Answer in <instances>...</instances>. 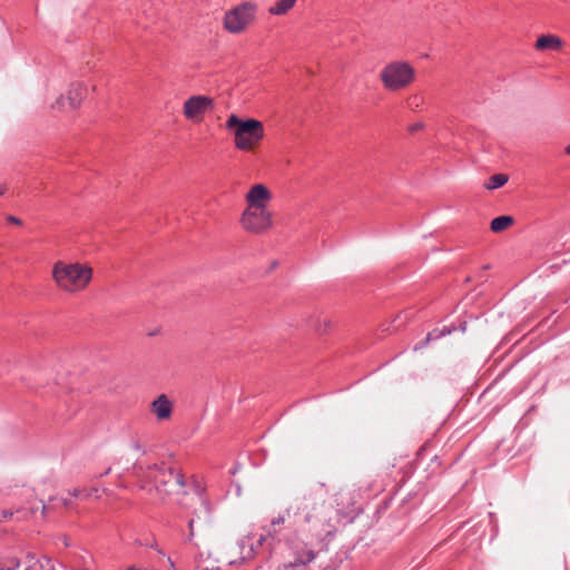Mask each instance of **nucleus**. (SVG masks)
Returning a JSON list of instances; mask_svg holds the SVG:
<instances>
[{"instance_id":"nucleus-8","label":"nucleus","mask_w":570,"mask_h":570,"mask_svg":"<svg viewBox=\"0 0 570 570\" xmlns=\"http://www.w3.org/2000/svg\"><path fill=\"white\" fill-rule=\"evenodd\" d=\"M263 541L264 537H237L228 548V553L233 558L232 562L253 558L257 549L262 547Z\"/></svg>"},{"instance_id":"nucleus-10","label":"nucleus","mask_w":570,"mask_h":570,"mask_svg":"<svg viewBox=\"0 0 570 570\" xmlns=\"http://www.w3.org/2000/svg\"><path fill=\"white\" fill-rule=\"evenodd\" d=\"M272 199L268 188L262 184L254 185L245 196L246 208H267V203Z\"/></svg>"},{"instance_id":"nucleus-31","label":"nucleus","mask_w":570,"mask_h":570,"mask_svg":"<svg viewBox=\"0 0 570 570\" xmlns=\"http://www.w3.org/2000/svg\"><path fill=\"white\" fill-rule=\"evenodd\" d=\"M295 548H299L301 547V542H293L292 543Z\"/></svg>"},{"instance_id":"nucleus-27","label":"nucleus","mask_w":570,"mask_h":570,"mask_svg":"<svg viewBox=\"0 0 570 570\" xmlns=\"http://www.w3.org/2000/svg\"><path fill=\"white\" fill-rule=\"evenodd\" d=\"M132 446H134V449H135V450H137V451L141 452L142 454L145 453V450L142 449V446L140 445V443H139V442H135V443L132 444Z\"/></svg>"},{"instance_id":"nucleus-15","label":"nucleus","mask_w":570,"mask_h":570,"mask_svg":"<svg viewBox=\"0 0 570 570\" xmlns=\"http://www.w3.org/2000/svg\"><path fill=\"white\" fill-rule=\"evenodd\" d=\"M296 3V0H277L274 6L268 9L273 16L286 14Z\"/></svg>"},{"instance_id":"nucleus-19","label":"nucleus","mask_w":570,"mask_h":570,"mask_svg":"<svg viewBox=\"0 0 570 570\" xmlns=\"http://www.w3.org/2000/svg\"><path fill=\"white\" fill-rule=\"evenodd\" d=\"M40 563V567L48 570H55V566L51 559L43 557L38 561Z\"/></svg>"},{"instance_id":"nucleus-26","label":"nucleus","mask_w":570,"mask_h":570,"mask_svg":"<svg viewBox=\"0 0 570 570\" xmlns=\"http://www.w3.org/2000/svg\"><path fill=\"white\" fill-rule=\"evenodd\" d=\"M194 523H195V519H190L188 521L189 534H194V532H195Z\"/></svg>"},{"instance_id":"nucleus-6","label":"nucleus","mask_w":570,"mask_h":570,"mask_svg":"<svg viewBox=\"0 0 570 570\" xmlns=\"http://www.w3.org/2000/svg\"><path fill=\"white\" fill-rule=\"evenodd\" d=\"M239 223L245 232L261 235L273 227V215L268 208H245Z\"/></svg>"},{"instance_id":"nucleus-13","label":"nucleus","mask_w":570,"mask_h":570,"mask_svg":"<svg viewBox=\"0 0 570 570\" xmlns=\"http://www.w3.org/2000/svg\"><path fill=\"white\" fill-rule=\"evenodd\" d=\"M563 46V41L558 36L543 35L535 41L537 50H559Z\"/></svg>"},{"instance_id":"nucleus-29","label":"nucleus","mask_w":570,"mask_h":570,"mask_svg":"<svg viewBox=\"0 0 570 570\" xmlns=\"http://www.w3.org/2000/svg\"><path fill=\"white\" fill-rule=\"evenodd\" d=\"M7 191V187L4 185L0 186V196L4 195Z\"/></svg>"},{"instance_id":"nucleus-21","label":"nucleus","mask_w":570,"mask_h":570,"mask_svg":"<svg viewBox=\"0 0 570 570\" xmlns=\"http://www.w3.org/2000/svg\"><path fill=\"white\" fill-rule=\"evenodd\" d=\"M7 220H8V223L13 224V225H18V226L22 225V220L19 217H16L13 215L7 216Z\"/></svg>"},{"instance_id":"nucleus-34","label":"nucleus","mask_w":570,"mask_h":570,"mask_svg":"<svg viewBox=\"0 0 570 570\" xmlns=\"http://www.w3.org/2000/svg\"><path fill=\"white\" fill-rule=\"evenodd\" d=\"M0 531H1V532H7L8 530H7V529H4V528H1V527H0Z\"/></svg>"},{"instance_id":"nucleus-20","label":"nucleus","mask_w":570,"mask_h":570,"mask_svg":"<svg viewBox=\"0 0 570 570\" xmlns=\"http://www.w3.org/2000/svg\"><path fill=\"white\" fill-rule=\"evenodd\" d=\"M331 325V321L330 320H324L323 322V327L321 325L320 322H317L316 324H314V327L320 332V333H325L327 327H330Z\"/></svg>"},{"instance_id":"nucleus-3","label":"nucleus","mask_w":570,"mask_h":570,"mask_svg":"<svg viewBox=\"0 0 570 570\" xmlns=\"http://www.w3.org/2000/svg\"><path fill=\"white\" fill-rule=\"evenodd\" d=\"M225 126L227 130L233 131L234 145L238 150L254 149L265 136L263 122L254 118L244 120L233 114L227 118Z\"/></svg>"},{"instance_id":"nucleus-17","label":"nucleus","mask_w":570,"mask_h":570,"mask_svg":"<svg viewBox=\"0 0 570 570\" xmlns=\"http://www.w3.org/2000/svg\"><path fill=\"white\" fill-rule=\"evenodd\" d=\"M451 332H452L451 330L444 328V330L438 332V334H436V331H433V332L429 333L428 336L414 347V350L417 351V350L424 348L428 346V344L431 340L439 338L441 336H444L445 334H450Z\"/></svg>"},{"instance_id":"nucleus-5","label":"nucleus","mask_w":570,"mask_h":570,"mask_svg":"<svg viewBox=\"0 0 570 570\" xmlns=\"http://www.w3.org/2000/svg\"><path fill=\"white\" fill-rule=\"evenodd\" d=\"M256 13L257 4L245 1L225 13L224 28L230 33H240L255 21Z\"/></svg>"},{"instance_id":"nucleus-14","label":"nucleus","mask_w":570,"mask_h":570,"mask_svg":"<svg viewBox=\"0 0 570 570\" xmlns=\"http://www.w3.org/2000/svg\"><path fill=\"white\" fill-rule=\"evenodd\" d=\"M513 223L514 218L512 216L502 215L491 220L490 228L493 233H501L511 227Z\"/></svg>"},{"instance_id":"nucleus-7","label":"nucleus","mask_w":570,"mask_h":570,"mask_svg":"<svg viewBox=\"0 0 570 570\" xmlns=\"http://www.w3.org/2000/svg\"><path fill=\"white\" fill-rule=\"evenodd\" d=\"M215 101L209 96L194 95L190 96L183 106V115L186 119L198 124L202 122L204 116L214 109Z\"/></svg>"},{"instance_id":"nucleus-22","label":"nucleus","mask_w":570,"mask_h":570,"mask_svg":"<svg viewBox=\"0 0 570 570\" xmlns=\"http://www.w3.org/2000/svg\"><path fill=\"white\" fill-rule=\"evenodd\" d=\"M284 520H285V519H284V517L274 518V519H272V521H271V525H272L273 528H275L277 524L284 523ZM273 531H274V532H276L277 530H276V529H274Z\"/></svg>"},{"instance_id":"nucleus-24","label":"nucleus","mask_w":570,"mask_h":570,"mask_svg":"<svg viewBox=\"0 0 570 570\" xmlns=\"http://www.w3.org/2000/svg\"><path fill=\"white\" fill-rule=\"evenodd\" d=\"M97 493H98V489L97 488H91L89 490L83 491V495L86 498H89L91 495H97Z\"/></svg>"},{"instance_id":"nucleus-12","label":"nucleus","mask_w":570,"mask_h":570,"mask_svg":"<svg viewBox=\"0 0 570 570\" xmlns=\"http://www.w3.org/2000/svg\"><path fill=\"white\" fill-rule=\"evenodd\" d=\"M151 412L158 420H167L173 413V403L166 394H161L155 401H153Z\"/></svg>"},{"instance_id":"nucleus-33","label":"nucleus","mask_w":570,"mask_h":570,"mask_svg":"<svg viewBox=\"0 0 570 570\" xmlns=\"http://www.w3.org/2000/svg\"><path fill=\"white\" fill-rule=\"evenodd\" d=\"M110 471H111V469H110V468H108L107 470H105V473H104V475H105V474H108V473H110ZM100 476H102V474H101Z\"/></svg>"},{"instance_id":"nucleus-32","label":"nucleus","mask_w":570,"mask_h":570,"mask_svg":"<svg viewBox=\"0 0 570 570\" xmlns=\"http://www.w3.org/2000/svg\"><path fill=\"white\" fill-rule=\"evenodd\" d=\"M566 153L570 155V144L566 147Z\"/></svg>"},{"instance_id":"nucleus-4","label":"nucleus","mask_w":570,"mask_h":570,"mask_svg":"<svg viewBox=\"0 0 570 570\" xmlns=\"http://www.w3.org/2000/svg\"><path fill=\"white\" fill-rule=\"evenodd\" d=\"M380 80L387 91H400L413 83L415 70L406 61H392L381 70Z\"/></svg>"},{"instance_id":"nucleus-28","label":"nucleus","mask_w":570,"mask_h":570,"mask_svg":"<svg viewBox=\"0 0 570 570\" xmlns=\"http://www.w3.org/2000/svg\"><path fill=\"white\" fill-rule=\"evenodd\" d=\"M83 491L79 490V489H73V491L71 492V494L75 497V498H78L82 494Z\"/></svg>"},{"instance_id":"nucleus-36","label":"nucleus","mask_w":570,"mask_h":570,"mask_svg":"<svg viewBox=\"0 0 570 570\" xmlns=\"http://www.w3.org/2000/svg\"><path fill=\"white\" fill-rule=\"evenodd\" d=\"M302 504H303V502H302V503H298V504L296 505V508H297V509H301V505H302Z\"/></svg>"},{"instance_id":"nucleus-23","label":"nucleus","mask_w":570,"mask_h":570,"mask_svg":"<svg viewBox=\"0 0 570 570\" xmlns=\"http://www.w3.org/2000/svg\"><path fill=\"white\" fill-rule=\"evenodd\" d=\"M423 127H424V125L422 122H416V124H413L412 126H410L409 129L411 132H414V131L423 129Z\"/></svg>"},{"instance_id":"nucleus-9","label":"nucleus","mask_w":570,"mask_h":570,"mask_svg":"<svg viewBox=\"0 0 570 570\" xmlns=\"http://www.w3.org/2000/svg\"><path fill=\"white\" fill-rule=\"evenodd\" d=\"M72 507V502L69 499L51 497L49 498L47 503L41 504V509L38 510L31 508L30 517H32L36 522L42 521H53L56 520V514L63 509H69Z\"/></svg>"},{"instance_id":"nucleus-18","label":"nucleus","mask_w":570,"mask_h":570,"mask_svg":"<svg viewBox=\"0 0 570 570\" xmlns=\"http://www.w3.org/2000/svg\"><path fill=\"white\" fill-rule=\"evenodd\" d=\"M66 97L63 95H60L51 105V109L57 111H63L66 107Z\"/></svg>"},{"instance_id":"nucleus-35","label":"nucleus","mask_w":570,"mask_h":570,"mask_svg":"<svg viewBox=\"0 0 570 570\" xmlns=\"http://www.w3.org/2000/svg\"><path fill=\"white\" fill-rule=\"evenodd\" d=\"M145 488H146L145 483L140 484V489H145Z\"/></svg>"},{"instance_id":"nucleus-11","label":"nucleus","mask_w":570,"mask_h":570,"mask_svg":"<svg viewBox=\"0 0 570 570\" xmlns=\"http://www.w3.org/2000/svg\"><path fill=\"white\" fill-rule=\"evenodd\" d=\"M86 95H87L86 85H83L82 82L71 83L66 94L68 107L71 110L79 108L82 100L86 98Z\"/></svg>"},{"instance_id":"nucleus-1","label":"nucleus","mask_w":570,"mask_h":570,"mask_svg":"<svg viewBox=\"0 0 570 570\" xmlns=\"http://www.w3.org/2000/svg\"><path fill=\"white\" fill-rule=\"evenodd\" d=\"M137 475H142L147 481L155 483V490L165 495H176L177 503L186 509H194L195 513L204 514V522H208L210 513V503L205 493V488L196 478H191L187 483L183 472L179 469L161 464L148 465L146 470L142 465L135 464ZM200 519V515H198Z\"/></svg>"},{"instance_id":"nucleus-2","label":"nucleus","mask_w":570,"mask_h":570,"mask_svg":"<svg viewBox=\"0 0 570 570\" xmlns=\"http://www.w3.org/2000/svg\"><path fill=\"white\" fill-rule=\"evenodd\" d=\"M92 268L87 264L58 261L52 267V278L57 286L68 293L83 291L91 282Z\"/></svg>"},{"instance_id":"nucleus-30","label":"nucleus","mask_w":570,"mask_h":570,"mask_svg":"<svg viewBox=\"0 0 570 570\" xmlns=\"http://www.w3.org/2000/svg\"><path fill=\"white\" fill-rule=\"evenodd\" d=\"M466 326H468L466 322H463V323L460 325L461 331H462V332H465V331H466Z\"/></svg>"},{"instance_id":"nucleus-16","label":"nucleus","mask_w":570,"mask_h":570,"mask_svg":"<svg viewBox=\"0 0 570 570\" xmlns=\"http://www.w3.org/2000/svg\"><path fill=\"white\" fill-rule=\"evenodd\" d=\"M509 177L505 174H495L490 177L489 181L485 184V187L488 189H497L499 187H502L507 181Z\"/></svg>"},{"instance_id":"nucleus-25","label":"nucleus","mask_w":570,"mask_h":570,"mask_svg":"<svg viewBox=\"0 0 570 570\" xmlns=\"http://www.w3.org/2000/svg\"><path fill=\"white\" fill-rule=\"evenodd\" d=\"M411 100H412V104H413L415 107H419V106H420V104L422 102V98H421V97H419V96H413V97L411 98Z\"/></svg>"}]
</instances>
